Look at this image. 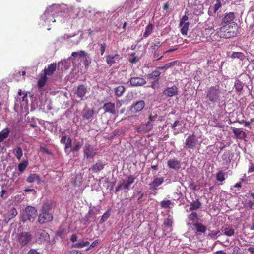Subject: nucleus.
I'll return each instance as SVG.
<instances>
[{
  "label": "nucleus",
  "instance_id": "1",
  "mask_svg": "<svg viewBox=\"0 0 254 254\" xmlns=\"http://www.w3.org/2000/svg\"><path fill=\"white\" fill-rule=\"evenodd\" d=\"M222 90L219 85L212 86L206 91V97L211 102L215 103L221 100Z\"/></svg>",
  "mask_w": 254,
  "mask_h": 254
},
{
  "label": "nucleus",
  "instance_id": "2",
  "mask_svg": "<svg viewBox=\"0 0 254 254\" xmlns=\"http://www.w3.org/2000/svg\"><path fill=\"white\" fill-rule=\"evenodd\" d=\"M237 24L223 25L217 31V33L220 38H229L234 37L236 34Z\"/></svg>",
  "mask_w": 254,
  "mask_h": 254
},
{
  "label": "nucleus",
  "instance_id": "3",
  "mask_svg": "<svg viewBox=\"0 0 254 254\" xmlns=\"http://www.w3.org/2000/svg\"><path fill=\"white\" fill-rule=\"evenodd\" d=\"M84 158L90 160L93 159L97 154L96 149H94L89 143H86L83 148Z\"/></svg>",
  "mask_w": 254,
  "mask_h": 254
},
{
  "label": "nucleus",
  "instance_id": "4",
  "mask_svg": "<svg viewBox=\"0 0 254 254\" xmlns=\"http://www.w3.org/2000/svg\"><path fill=\"white\" fill-rule=\"evenodd\" d=\"M25 217L24 221L28 220L33 222L37 216V210L35 207L31 206H27L25 209Z\"/></svg>",
  "mask_w": 254,
  "mask_h": 254
},
{
  "label": "nucleus",
  "instance_id": "5",
  "mask_svg": "<svg viewBox=\"0 0 254 254\" xmlns=\"http://www.w3.org/2000/svg\"><path fill=\"white\" fill-rule=\"evenodd\" d=\"M197 143L198 140L196 136L194 134L189 135L185 140V148L187 149H193Z\"/></svg>",
  "mask_w": 254,
  "mask_h": 254
},
{
  "label": "nucleus",
  "instance_id": "6",
  "mask_svg": "<svg viewBox=\"0 0 254 254\" xmlns=\"http://www.w3.org/2000/svg\"><path fill=\"white\" fill-rule=\"evenodd\" d=\"M35 237L37 240L40 243L49 242L50 240V235L44 230L39 229L35 233Z\"/></svg>",
  "mask_w": 254,
  "mask_h": 254
},
{
  "label": "nucleus",
  "instance_id": "7",
  "mask_svg": "<svg viewBox=\"0 0 254 254\" xmlns=\"http://www.w3.org/2000/svg\"><path fill=\"white\" fill-rule=\"evenodd\" d=\"M32 238V235L28 232H21L18 236V242L22 247L27 245Z\"/></svg>",
  "mask_w": 254,
  "mask_h": 254
},
{
  "label": "nucleus",
  "instance_id": "8",
  "mask_svg": "<svg viewBox=\"0 0 254 254\" xmlns=\"http://www.w3.org/2000/svg\"><path fill=\"white\" fill-rule=\"evenodd\" d=\"M145 102L143 100H139L135 104H132L130 107V110L133 114L141 111L145 107Z\"/></svg>",
  "mask_w": 254,
  "mask_h": 254
},
{
  "label": "nucleus",
  "instance_id": "9",
  "mask_svg": "<svg viewBox=\"0 0 254 254\" xmlns=\"http://www.w3.org/2000/svg\"><path fill=\"white\" fill-rule=\"evenodd\" d=\"M102 109L104 113H108L113 115L117 114L115 103L111 102H107L103 105Z\"/></svg>",
  "mask_w": 254,
  "mask_h": 254
},
{
  "label": "nucleus",
  "instance_id": "10",
  "mask_svg": "<svg viewBox=\"0 0 254 254\" xmlns=\"http://www.w3.org/2000/svg\"><path fill=\"white\" fill-rule=\"evenodd\" d=\"M106 164V163L101 160H98L95 164H93L91 167L89 168V170H91L92 172L95 173H98L104 169Z\"/></svg>",
  "mask_w": 254,
  "mask_h": 254
},
{
  "label": "nucleus",
  "instance_id": "11",
  "mask_svg": "<svg viewBox=\"0 0 254 254\" xmlns=\"http://www.w3.org/2000/svg\"><path fill=\"white\" fill-rule=\"evenodd\" d=\"M53 220V215L50 213L41 212L38 216V221L40 224H43Z\"/></svg>",
  "mask_w": 254,
  "mask_h": 254
},
{
  "label": "nucleus",
  "instance_id": "12",
  "mask_svg": "<svg viewBox=\"0 0 254 254\" xmlns=\"http://www.w3.org/2000/svg\"><path fill=\"white\" fill-rule=\"evenodd\" d=\"M163 93L167 97H173L178 94V88L175 85L167 87L164 90Z\"/></svg>",
  "mask_w": 254,
  "mask_h": 254
},
{
  "label": "nucleus",
  "instance_id": "13",
  "mask_svg": "<svg viewBox=\"0 0 254 254\" xmlns=\"http://www.w3.org/2000/svg\"><path fill=\"white\" fill-rule=\"evenodd\" d=\"M235 18V15L233 12L226 13L222 19L221 24L224 25H227L231 24L233 25V20Z\"/></svg>",
  "mask_w": 254,
  "mask_h": 254
},
{
  "label": "nucleus",
  "instance_id": "14",
  "mask_svg": "<svg viewBox=\"0 0 254 254\" xmlns=\"http://www.w3.org/2000/svg\"><path fill=\"white\" fill-rule=\"evenodd\" d=\"M130 83L133 86H142L146 83V81L143 78L135 77L130 79Z\"/></svg>",
  "mask_w": 254,
  "mask_h": 254
},
{
  "label": "nucleus",
  "instance_id": "15",
  "mask_svg": "<svg viewBox=\"0 0 254 254\" xmlns=\"http://www.w3.org/2000/svg\"><path fill=\"white\" fill-rule=\"evenodd\" d=\"M164 182V178L163 177H156L155 178L153 181L149 184V189L151 190H156L158 186L161 185Z\"/></svg>",
  "mask_w": 254,
  "mask_h": 254
},
{
  "label": "nucleus",
  "instance_id": "16",
  "mask_svg": "<svg viewBox=\"0 0 254 254\" xmlns=\"http://www.w3.org/2000/svg\"><path fill=\"white\" fill-rule=\"evenodd\" d=\"M121 58L118 54L115 55H108L106 57V61L108 65L110 67L116 63V61H119Z\"/></svg>",
  "mask_w": 254,
  "mask_h": 254
},
{
  "label": "nucleus",
  "instance_id": "17",
  "mask_svg": "<svg viewBox=\"0 0 254 254\" xmlns=\"http://www.w3.org/2000/svg\"><path fill=\"white\" fill-rule=\"evenodd\" d=\"M233 157V153L230 150L225 151L222 156L223 165L229 164Z\"/></svg>",
  "mask_w": 254,
  "mask_h": 254
},
{
  "label": "nucleus",
  "instance_id": "18",
  "mask_svg": "<svg viewBox=\"0 0 254 254\" xmlns=\"http://www.w3.org/2000/svg\"><path fill=\"white\" fill-rule=\"evenodd\" d=\"M87 88L83 84L79 85L76 91V94H77V96L81 99H83V98L85 96Z\"/></svg>",
  "mask_w": 254,
  "mask_h": 254
},
{
  "label": "nucleus",
  "instance_id": "19",
  "mask_svg": "<svg viewBox=\"0 0 254 254\" xmlns=\"http://www.w3.org/2000/svg\"><path fill=\"white\" fill-rule=\"evenodd\" d=\"M94 111L92 109L85 108L82 112V117L83 119L89 120L93 118Z\"/></svg>",
  "mask_w": 254,
  "mask_h": 254
},
{
  "label": "nucleus",
  "instance_id": "20",
  "mask_svg": "<svg viewBox=\"0 0 254 254\" xmlns=\"http://www.w3.org/2000/svg\"><path fill=\"white\" fill-rule=\"evenodd\" d=\"M167 164L169 168L175 170H178L181 167L180 161L175 159H172L168 160Z\"/></svg>",
  "mask_w": 254,
  "mask_h": 254
},
{
  "label": "nucleus",
  "instance_id": "21",
  "mask_svg": "<svg viewBox=\"0 0 254 254\" xmlns=\"http://www.w3.org/2000/svg\"><path fill=\"white\" fill-rule=\"evenodd\" d=\"M57 68V64L53 63L49 65L47 68H45L44 70V74L46 75H52L56 71Z\"/></svg>",
  "mask_w": 254,
  "mask_h": 254
},
{
  "label": "nucleus",
  "instance_id": "22",
  "mask_svg": "<svg viewBox=\"0 0 254 254\" xmlns=\"http://www.w3.org/2000/svg\"><path fill=\"white\" fill-rule=\"evenodd\" d=\"M135 179V178L134 176L131 175H129L127 177V179L122 184L123 188L125 190H128L129 186L134 183Z\"/></svg>",
  "mask_w": 254,
  "mask_h": 254
},
{
  "label": "nucleus",
  "instance_id": "23",
  "mask_svg": "<svg viewBox=\"0 0 254 254\" xmlns=\"http://www.w3.org/2000/svg\"><path fill=\"white\" fill-rule=\"evenodd\" d=\"M193 227L196 232L204 233L206 231V227L201 223L195 222L193 223Z\"/></svg>",
  "mask_w": 254,
  "mask_h": 254
},
{
  "label": "nucleus",
  "instance_id": "24",
  "mask_svg": "<svg viewBox=\"0 0 254 254\" xmlns=\"http://www.w3.org/2000/svg\"><path fill=\"white\" fill-rule=\"evenodd\" d=\"M232 132L237 138L241 139H244L246 137V133L240 128H234Z\"/></svg>",
  "mask_w": 254,
  "mask_h": 254
},
{
  "label": "nucleus",
  "instance_id": "25",
  "mask_svg": "<svg viewBox=\"0 0 254 254\" xmlns=\"http://www.w3.org/2000/svg\"><path fill=\"white\" fill-rule=\"evenodd\" d=\"M26 181L30 183L34 182H37L38 183H39L41 181V179L39 175L36 174H31L27 177Z\"/></svg>",
  "mask_w": 254,
  "mask_h": 254
},
{
  "label": "nucleus",
  "instance_id": "26",
  "mask_svg": "<svg viewBox=\"0 0 254 254\" xmlns=\"http://www.w3.org/2000/svg\"><path fill=\"white\" fill-rule=\"evenodd\" d=\"M230 57L232 59H238L240 61H243L245 59L246 56L241 52H233Z\"/></svg>",
  "mask_w": 254,
  "mask_h": 254
},
{
  "label": "nucleus",
  "instance_id": "27",
  "mask_svg": "<svg viewBox=\"0 0 254 254\" xmlns=\"http://www.w3.org/2000/svg\"><path fill=\"white\" fill-rule=\"evenodd\" d=\"M201 206V202H200L198 199H197L196 200H194L190 203L189 210L190 211L197 210L198 209L200 208Z\"/></svg>",
  "mask_w": 254,
  "mask_h": 254
},
{
  "label": "nucleus",
  "instance_id": "28",
  "mask_svg": "<svg viewBox=\"0 0 254 254\" xmlns=\"http://www.w3.org/2000/svg\"><path fill=\"white\" fill-rule=\"evenodd\" d=\"M222 231L223 234L231 237L235 234V230L231 227H222Z\"/></svg>",
  "mask_w": 254,
  "mask_h": 254
},
{
  "label": "nucleus",
  "instance_id": "29",
  "mask_svg": "<svg viewBox=\"0 0 254 254\" xmlns=\"http://www.w3.org/2000/svg\"><path fill=\"white\" fill-rule=\"evenodd\" d=\"M81 147L82 144L80 142L77 141L75 143V145L71 148L70 152L72 153L73 157L76 156L75 155V153H77L81 149Z\"/></svg>",
  "mask_w": 254,
  "mask_h": 254
},
{
  "label": "nucleus",
  "instance_id": "30",
  "mask_svg": "<svg viewBox=\"0 0 254 254\" xmlns=\"http://www.w3.org/2000/svg\"><path fill=\"white\" fill-rule=\"evenodd\" d=\"M153 29V25L152 23L148 24L146 28L145 31L143 33V37L145 38L148 37L152 32Z\"/></svg>",
  "mask_w": 254,
  "mask_h": 254
},
{
  "label": "nucleus",
  "instance_id": "31",
  "mask_svg": "<svg viewBox=\"0 0 254 254\" xmlns=\"http://www.w3.org/2000/svg\"><path fill=\"white\" fill-rule=\"evenodd\" d=\"M10 130L8 128H5L0 132V143L8 137Z\"/></svg>",
  "mask_w": 254,
  "mask_h": 254
},
{
  "label": "nucleus",
  "instance_id": "32",
  "mask_svg": "<svg viewBox=\"0 0 254 254\" xmlns=\"http://www.w3.org/2000/svg\"><path fill=\"white\" fill-rule=\"evenodd\" d=\"M47 81V75L45 74L42 75L38 81V86L39 88H41L42 87H44V85L46 84V82Z\"/></svg>",
  "mask_w": 254,
  "mask_h": 254
},
{
  "label": "nucleus",
  "instance_id": "33",
  "mask_svg": "<svg viewBox=\"0 0 254 254\" xmlns=\"http://www.w3.org/2000/svg\"><path fill=\"white\" fill-rule=\"evenodd\" d=\"M234 88L237 92L241 93L243 89V83L239 80H236L234 84Z\"/></svg>",
  "mask_w": 254,
  "mask_h": 254
},
{
  "label": "nucleus",
  "instance_id": "34",
  "mask_svg": "<svg viewBox=\"0 0 254 254\" xmlns=\"http://www.w3.org/2000/svg\"><path fill=\"white\" fill-rule=\"evenodd\" d=\"M161 75V72L158 70L153 71L151 73L148 74L146 77L148 79H156Z\"/></svg>",
  "mask_w": 254,
  "mask_h": 254
},
{
  "label": "nucleus",
  "instance_id": "35",
  "mask_svg": "<svg viewBox=\"0 0 254 254\" xmlns=\"http://www.w3.org/2000/svg\"><path fill=\"white\" fill-rule=\"evenodd\" d=\"M173 203L171 200H164L160 202V206L162 208H171V205Z\"/></svg>",
  "mask_w": 254,
  "mask_h": 254
},
{
  "label": "nucleus",
  "instance_id": "36",
  "mask_svg": "<svg viewBox=\"0 0 254 254\" xmlns=\"http://www.w3.org/2000/svg\"><path fill=\"white\" fill-rule=\"evenodd\" d=\"M13 153L18 160H20L23 155V152L21 148L17 147L13 150Z\"/></svg>",
  "mask_w": 254,
  "mask_h": 254
},
{
  "label": "nucleus",
  "instance_id": "37",
  "mask_svg": "<svg viewBox=\"0 0 254 254\" xmlns=\"http://www.w3.org/2000/svg\"><path fill=\"white\" fill-rule=\"evenodd\" d=\"M149 119L150 121H152V122H154L156 120L161 121L162 116H159L157 113L153 112L149 115Z\"/></svg>",
  "mask_w": 254,
  "mask_h": 254
},
{
  "label": "nucleus",
  "instance_id": "38",
  "mask_svg": "<svg viewBox=\"0 0 254 254\" xmlns=\"http://www.w3.org/2000/svg\"><path fill=\"white\" fill-rule=\"evenodd\" d=\"M125 89L124 86H119L115 88V94L118 97H120L122 96L124 92H125Z\"/></svg>",
  "mask_w": 254,
  "mask_h": 254
},
{
  "label": "nucleus",
  "instance_id": "39",
  "mask_svg": "<svg viewBox=\"0 0 254 254\" xmlns=\"http://www.w3.org/2000/svg\"><path fill=\"white\" fill-rule=\"evenodd\" d=\"M64 151L67 154L69 155L70 152L68 151V149L71 148L72 140L70 137H68L66 142L64 144Z\"/></svg>",
  "mask_w": 254,
  "mask_h": 254
},
{
  "label": "nucleus",
  "instance_id": "40",
  "mask_svg": "<svg viewBox=\"0 0 254 254\" xmlns=\"http://www.w3.org/2000/svg\"><path fill=\"white\" fill-rule=\"evenodd\" d=\"M178 62V61H175L166 64L164 66H159L157 68L159 70H166L172 66H173L175 65V64Z\"/></svg>",
  "mask_w": 254,
  "mask_h": 254
},
{
  "label": "nucleus",
  "instance_id": "41",
  "mask_svg": "<svg viewBox=\"0 0 254 254\" xmlns=\"http://www.w3.org/2000/svg\"><path fill=\"white\" fill-rule=\"evenodd\" d=\"M225 173L222 170L219 171L216 174V180L220 182H223L225 180Z\"/></svg>",
  "mask_w": 254,
  "mask_h": 254
},
{
  "label": "nucleus",
  "instance_id": "42",
  "mask_svg": "<svg viewBox=\"0 0 254 254\" xmlns=\"http://www.w3.org/2000/svg\"><path fill=\"white\" fill-rule=\"evenodd\" d=\"M51 209V205L49 202H45L43 204L41 211L42 212L49 213V211Z\"/></svg>",
  "mask_w": 254,
  "mask_h": 254
},
{
  "label": "nucleus",
  "instance_id": "43",
  "mask_svg": "<svg viewBox=\"0 0 254 254\" xmlns=\"http://www.w3.org/2000/svg\"><path fill=\"white\" fill-rule=\"evenodd\" d=\"M173 224L172 217L169 216L164 221L163 225L168 227L171 228Z\"/></svg>",
  "mask_w": 254,
  "mask_h": 254
},
{
  "label": "nucleus",
  "instance_id": "44",
  "mask_svg": "<svg viewBox=\"0 0 254 254\" xmlns=\"http://www.w3.org/2000/svg\"><path fill=\"white\" fill-rule=\"evenodd\" d=\"M189 23L186 22L182 24V28L181 29V32L182 35H186L187 34V32L189 29Z\"/></svg>",
  "mask_w": 254,
  "mask_h": 254
},
{
  "label": "nucleus",
  "instance_id": "45",
  "mask_svg": "<svg viewBox=\"0 0 254 254\" xmlns=\"http://www.w3.org/2000/svg\"><path fill=\"white\" fill-rule=\"evenodd\" d=\"M89 244V242L88 241H81L74 244L73 247L74 248H82L88 246Z\"/></svg>",
  "mask_w": 254,
  "mask_h": 254
},
{
  "label": "nucleus",
  "instance_id": "46",
  "mask_svg": "<svg viewBox=\"0 0 254 254\" xmlns=\"http://www.w3.org/2000/svg\"><path fill=\"white\" fill-rule=\"evenodd\" d=\"M17 214L18 212L17 210L14 207H12L10 208L8 212V216L9 217V219L15 217Z\"/></svg>",
  "mask_w": 254,
  "mask_h": 254
},
{
  "label": "nucleus",
  "instance_id": "47",
  "mask_svg": "<svg viewBox=\"0 0 254 254\" xmlns=\"http://www.w3.org/2000/svg\"><path fill=\"white\" fill-rule=\"evenodd\" d=\"M188 219L189 221L195 222L198 219V215L196 212H192L188 215Z\"/></svg>",
  "mask_w": 254,
  "mask_h": 254
},
{
  "label": "nucleus",
  "instance_id": "48",
  "mask_svg": "<svg viewBox=\"0 0 254 254\" xmlns=\"http://www.w3.org/2000/svg\"><path fill=\"white\" fill-rule=\"evenodd\" d=\"M215 3L214 4V13H216L222 6L220 0H215Z\"/></svg>",
  "mask_w": 254,
  "mask_h": 254
},
{
  "label": "nucleus",
  "instance_id": "49",
  "mask_svg": "<svg viewBox=\"0 0 254 254\" xmlns=\"http://www.w3.org/2000/svg\"><path fill=\"white\" fill-rule=\"evenodd\" d=\"M110 215V213L109 211H107L102 215V216L100 220V223L101 224H102V223H104V222H105L109 218Z\"/></svg>",
  "mask_w": 254,
  "mask_h": 254
},
{
  "label": "nucleus",
  "instance_id": "50",
  "mask_svg": "<svg viewBox=\"0 0 254 254\" xmlns=\"http://www.w3.org/2000/svg\"><path fill=\"white\" fill-rule=\"evenodd\" d=\"M27 165H28L27 161H24L22 163H20L18 166L19 171L21 172H23L26 169Z\"/></svg>",
  "mask_w": 254,
  "mask_h": 254
},
{
  "label": "nucleus",
  "instance_id": "51",
  "mask_svg": "<svg viewBox=\"0 0 254 254\" xmlns=\"http://www.w3.org/2000/svg\"><path fill=\"white\" fill-rule=\"evenodd\" d=\"M246 206L248 209L254 210V203L251 200H248L246 202Z\"/></svg>",
  "mask_w": 254,
  "mask_h": 254
},
{
  "label": "nucleus",
  "instance_id": "52",
  "mask_svg": "<svg viewBox=\"0 0 254 254\" xmlns=\"http://www.w3.org/2000/svg\"><path fill=\"white\" fill-rule=\"evenodd\" d=\"M99 243V240L98 239L95 240L93 242L91 243L89 247L86 249V251H88L91 248H93L98 245Z\"/></svg>",
  "mask_w": 254,
  "mask_h": 254
},
{
  "label": "nucleus",
  "instance_id": "53",
  "mask_svg": "<svg viewBox=\"0 0 254 254\" xmlns=\"http://www.w3.org/2000/svg\"><path fill=\"white\" fill-rule=\"evenodd\" d=\"M100 54L101 56L103 55L106 50V44L103 43L100 44Z\"/></svg>",
  "mask_w": 254,
  "mask_h": 254
},
{
  "label": "nucleus",
  "instance_id": "54",
  "mask_svg": "<svg viewBox=\"0 0 254 254\" xmlns=\"http://www.w3.org/2000/svg\"><path fill=\"white\" fill-rule=\"evenodd\" d=\"M162 45V43H160V41H157L153 43V44L151 46V49L153 50H155L157 47H160Z\"/></svg>",
  "mask_w": 254,
  "mask_h": 254
},
{
  "label": "nucleus",
  "instance_id": "55",
  "mask_svg": "<svg viewBox=\"0 0 254 254\" xmlns=\"http://www.w3.org/2000/svg\"><path fill=\"white\" fill-rule=\"evenodd\" d=\"M40 150L47 154H51V152L46 147L44 146H40Z\"/></svg>",
  "mask_w": 254,
  "mask_h": 254
},
{
  "label": "nucleus",
  "instance_id": "56",
  "mask_svg": "<svg viewBox=\"0 0 254 254\" xmlns=\"http://www.w3.org/2000/svg\"><path fill=\"white\" fill-rule=\"evenodd\" d=\"M150 87L153 88V89H156V88H157L159 87V84H158V80H156V81H153L151 85H150Z\"/></svg>",
  "mask_w": 254,
  "mask_h": 254
},
{
  "label": "nucleus",
  "instance_id": "57",
  "mask_svg": "<svg viewBox=\"0 0 254 254\" xmlns=\"http://www.w3.org/2000/svg\"><path fill=\"white\" fill-rule=\"evenodd\" d=\"M188 20V17L187 16H186V15L183 16L181 20L180 25L182 26V24L185 23H186L185 21H187Z\"/></svg>",
  "mask_w": 254,
  "mask_h": 254
},
{
  "label": "nucleus",
  "instance_id": "58",
  "mask_svg": "<svg viewBox=\"0 0 254 254\" xmlns=\"http://www.w3.org/2000/svg\"><path fill=\"white\" fill-rule=\"evenodd\" d=\"M189 187L193 190H195L196 189V186L194 182H190L189 184Z\"/></svg>",
  "mask_w": 254,
  "mask_h": 254
},
{
  "label": "nucleus",
  "instance_id": "59",
  "mask_svg": "<svg viewBox=\"0 0 254 254\" xmlns=\"http://www.w3.org/2000/svg\"><path fill=\"white\" fill-rule=\"evenodd\" d=\"M67 138L68 137H67L66 135L63 136L61 138L60 142L62 144H64L66 142Z\"/></svg>",
  "mask_w": 254,
  "mask_h": 254
},
{
  "label": "nucleus",
  "instance_id": "60",
  "mask_svg": "<svg viewBox=\"0 0 254 254\" xmlns=\"http://www.w3.org/2000/svg\"><path fill=\"white\" fill-rule=\"evenodd\" d=\"M219 233V231H212L210 234L209 236L211 238H215L218 234Z\"/></svg>",
  "mask_w": 254,
  "mask_h": 254
},
{
  "label": "nucleus",
  "instance_id": "61",
  "mask_svg": "<svg viewBox=\"0 0 254 254\" xmlns=\"http://www.w3.org/2000/svg\"><path fill=\"white\" fill-rule=\"evenodd\" d=\"M24 191L26 192H32L34 195H36V194L37 193L36 191L34 189H26L24 190Z\"/></svg>",
  "mask_w": 254,
  "mask_h": 254
},
{
  "label": "nucleus",
  "instance_id": "62",
  "mask_svg": "<svg viewBox=\"0 0 254 254\" xmlns=\"http://www.w3.org/2000/svg\"><path fill=\"white\" fill-rule=\"evenodd\" d=\"M239 123L240 124L244 123V124H245V126L248 127L251 125V124L252 123V122H251V120H250V121H246L245 120H242L241 121H239Z\"/></svg>",
  "mask_w": 254,
  "mask_h": 254
},
{
  "label": "nucleus",
  "instance_id": "63",
  "mask_svg": "<svg viewBox=\"0 0 254 254\" xmlns=\"http://www.w3.org/2000/svg\"><path fill=\"white\" fill-rule=\"evenodd\" d=\"M240 250V248L238 246H236L233 248V254H237V253H239Z\"/></svg>",
  "mask_w": 254,
  "mask_h": 254
},
{
  "label": "nucleus",
  "instance_id": "64",
  "mask_svg": "<svg viewBox=\"0 0 254 254\" xmlns=\"http://www.w3.org/2000/svg\"><path fill=\"white\" fill-rule=\"evenodd\" d=\"M27 254H40L35 249H30Z\"/></svg>",
  "mask_w": 254,
  "mask_h": 254
}]
</instances>
